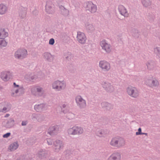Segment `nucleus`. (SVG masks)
Masks as SVG:
<instances>
[{"label":"nucleus","mask_w":160,"mask_h":160,"mask_svg":"<svg viewBox=\"0 0 160 160\" xmlns=\"http://www.w3.org/2000/svg\"><path fill=\"white\" fill-rule=\"evenodd\" d=\"M102 104V105L103 106H104V104H106L107 105H108V106H109L110 105L109 104L107 103H105V102L103 103Z\"/></svg>","instance_id":"obj_39"},{"label":"nucleus","mask_w":160,"mask_h":160,"mask_svg":"<svg viewBox=\"0 0 160 160\" xmlns=\"http://www.w3.org/2000/svg\"><path fill=\"white\" fill-rule=\"evenodd\" d=\"M11 74L9 72H2L1 74V78L4 81H7L11 77Z\"/></svg>","instance_id":"obj_9"},{"label":"nucleus","mask_w":160,"mask_h":160,"mask_svg":"<svg viewBox=\"0 0 160 160\" xmlns=\"http://www.w3.org/2000/svg\"><path fill=\"white\" fill-rule=\"evenodd\" d=\"M138 132H137L136 133V135L143 134L144 133L141 132V128H139L138 129Z\"/></svg>","instance_id":"obj_29"},{"label":"nucleus","mask_w":160,"mask_h":160,"mask_svg":"<svg viewBox=\"0 0 160 160\" xmlns=\"http://www.w3.org/2000/svg\"><path fill=\"white\" fill-rule=\"evenodd\" d=\"M22 90V88H19L18 89H14V91H15V93L16 94L19 91Z\"/></svg>","instance_id":"obj_35"},{"label":"nucleus","mask_w":160,"mask_h":160,"mask_svg":"<svg viewBox=\"0 0 160 160\" xmlns=\"http://www.w3.org/2000/svg\"><path fill=\"white\" fill-rule=\"evenodd\" d=\"M74 128L76 134H81L83 133V130L81 127L75 126Z\"/></svg>","instance_id":"obj_17"},{"label":"nucleus","mask_w":160,"mask_h":160,"mask_svg":"<svg viewBox=\"0 0 160 160\" xmlns=\"http://www.w3.org/2000/svg\"><path fill=\"white\" fill-rule=\"evenodd\" d=\"M69 134L71 135H75V132L74 126L72 128H69L68 130Z\"/></svg>","instance_id":"obj_24"},{"label":"nucleus","mask_w":160,"mask_h":160,"mask_svg":"<svg viewBox=\"0 0 160 160\" xmlns=\"http://www.w3.org/2000/svg\"><path fill=\"white\" fill-rule=\"evenodd\" d=\"M54 43V40L53 38L50 39L49 41V44L51 45H53Z\"/></svg>","instance_id":"obj_33"},{"label":"nucleus","mask_w":160,"mask_h":160,"mask_svg":"<svg viewBox=\"0 0 160 160\" xmlns=\"http://www.w3.org/2000/svg\"><path fill=\"white\" fill-rule=\"evenodd\" d=\"M7 10V7L3 4H0V14L5 13Z\"/></svg>","instance_id":"obj_18"},{"label":"nucleus","mask_w":160,"mask_h":160,"mask_svg":"<svg viewBox=\"0 0 160 160\" xmlns=\"http://www.w3.org/2000/svg\"><path fill=\"white\" fill-rule=\"evenodd\" d=\"M8 32H5L4 30H3L0 32V38L1 39H4L8 36Z\"/></svg>","instance_id":"obj_21"},{"label":"nucleus","mask_w":160,"mask_h":160,"mask_svg":"<svg viewBox=\"0 0 160 160\" xmlns=\"http://www.w3.org/2000/svg\"><path fill=\"white\" fill-rule=\"evenodd\" d=\"M155 82L156 84L157 83V80L152 77L147 78L145 80V83L151 87H153L154 85L152 82Z\"/></svg>","instance_id":"obj_6"},{"label":"nucleus","mask_w":160,"mask_h":160,"mask_svg":"<svg viewBox=\"0 0 160 160\" xmlns=\"http://www.w3.org/2000/svg\"><path fill=\"white\" fill-rule=\"evenodd\" d=\"M44 56L45 57V58H46L47 59H48V57H49L51 56V55L50 54L48 53H45L44 54Z\"/></svg>","instance_id":"obj_34"},{"label":"nucleus","mask_w":160,"mask_h":160,"mask_svg":"<svg viewBox=\"0 0 160 160\" xmlns=\"http://www.w3.org/2000/svg\"><path fill=\"white\" fill-rule=\"evenodd\" d=\"M77 103L79 105L80 107H82L86 106V102L80 96H78L76 99Z\"/></svg>","instance_id":"obj_10"},{"label":"nucleus","mask_w":160,"mask_h":160,"mask_svg":"<svg viewBox=\"0 0 160 160\" xmlns=\"http://www.w3.org/2000/svg\"><path fill=\"white\" fill-rule=\"evenodd\" d=\"M7 45V42L3 39L0 38V47H5Z\"/></svg>","instance_id":"obj_25"},{"label":"nucleus","mask_w":160,"mask_h":160,"mask_svg":"<svg viewBox=\"0 0 160 160\" xmlns=\"http://www.w3.org/2000/svg\"><path fill=\"white\" fill-rule=\"evenodd\" d=\"M142 3L146 7L148 6V5L147 4L148 2L146 1H143L142 2Z\"/></svg>","instance_id":"obj_37"},{"label":"nucleus","mask_w":160,"mask_h":160,"mask_svg":"<svg viewBox=\"0 0 160 160\" xmlns=\"http://www.w3.org/2000/svg\"><path fill=\"white\" fill-rule=\"evenodd\" d=\"M86 10L90 11L91 12H95L97 10V7L92 2H88L86 3Z\"/></svg>","instance_id":"obj_7"},{"label":"nucleus","mask_w":160,"mask_h":160,"mask_svg":"<svg viewBox=\"0 0 160 160\" xmlns=\"http://www.w3.org/2000/svg\"><path fill=\"white\" fill-rule=\"evenodd\" d=\"M12 95L13 96H14V93L13 92H12Z\"/></svg>","instance_id":"obj_42"},{"label":"nucleus","mask_w":160,"mask_h":160,"mask_svg":"<svg viewBox=\"0 0 160 160\" xmlns=\"http://www.w3.org/2000/svg\"><path fill=\"white\" fill-rule=\"evenodd\" d=\"M126 91L128 94L132 97L137 98L139 96V92L135 87L129 86L127 88Z\"/></svg>","instance_id":"obj_1"},{"label":"nucleus","mask_w":160,"mask_h":160,"mask_svg":"<svg viewBox=\"0 0 160 160\" xmlns=\"http://www.w3.org/2000/svg\"><path fill=\"white\" fill-rule=\"evenodd\" d=\"M99 66L102 69L106 71L108 70L110 68V64L106 61H100Z\"/></svg>","instance_id":"obj_8"},{"label":"nucleus","mask_w":160,"mask_h":160,"mask_svg":"<svg viewBox=\"0 0 160 160\" xmlns=\"http://www.w3.org/2000/svg\"><path fill=\"white\" fill-rule=\"evenodd\" d=\"M9 116V114H7L5 116V117H8Z\"/></svg>","instance_id":"obj_41"},{"label":"nucleus","mask_w":160,"mask_h":160,"mask_svg":"<svg viewBox=\"0 0 160 160\" xmlns=\"http://www.w3.org/2000/svg\"><path fill=\"white\" fill-rule=\"evenodd\" d=\"M90 27H92V25H90Z\"/></svg>","instance_id":"obj_43"},{"label":"nucleus","mask_w":160,"mask_h":160,"mask_svg":"<svg viewBox=\"0 0 160 160\" xmlns=\"http://www.w3.org/2000/svg\"><path fill=\"white\" fill-rule=\"evenodd\" d=\"M51 9H52L51 8L49 7V6L48 5H47L46 6V9L47 12L50 13V10H51Z\"/></svg>","instance_id":"obj_30"},{"label":"nucleus","mask_w":160,"mask_h":160,"mask_svg":"<svg viewBox=\"0 0 160 160\" xmlns=\"http://www.w3.org/2000/svg\"><path fill=\"white\" fill-rule=\"evenodd\" d=\"M74 115L72 113H69L67 115V117L68 119H72L74 118Z\"/></svg>","instance_id":"obj_27"},{"label":"nucleus","mask_w":160,"mask_h":160,"mask_svg":"<svg viewBox=\"0 0 160 160\" xmlns=\"http://www.w3.org/2000/svg\"><path fill=\"white\" fill-rule=\"evenodd\" d=\"M118 9L121 14L124 17H128V14L124 7L122 5H120Z\"/></svg>","instance_id":"obj_13"},{"label":"nucleus","mask_w":160,"mask_h":160,"mask_svg":"<svg viewBox=\"0 0 160 160\" xmlns=\"http://www.w3.org/2000/svg\"><path fill=\"white\" fill-rule=\"evenodd\" d=\"M62 146V144L60 141L57 142L56 144H55L54 149L56 152H58L60 148Z\"/></svg>","instance_id":"obj_19"},{"label":"nucleus","mask_w":160,"mask_h":160,"mask_svg":"<svg viewBox=\"0 0 160 160\" xmlns=\"http://www.w3.org/2000/svg\"><path fill=\"white\" fill-rule=\"evenodd\" d=\"M103 87L108 91L110 92L113 90V87L109 83L104 82L102 83Z\"/></svg>","instance_id":"obj_14"},{"label":"nucleus","mask_w":160,"mask_h":160,"mask_svg":"<svg viewBox=\"0 0 160 160\" xmlns=\"http://www.w3.org/2000/svg\"><path fill=\"white\" fill-rule=\"evenodd\" d=\"M42 91L41 88L39 87H36L33 88L31 89V92L32 93L36 96L39 95V93Z\"/></svg>","instance_id":"obj_12"},{"label":"nucleus","mask_w":160,"mask_h":160,"mask_svg":"<svg viewBox=\"0 0 160 160\" xmlns=\"http://www.w3.org/2000/svg\"><path fill=\"white\" fill-rule=\"evenodd\" d=\"M11 133L10 132L7 133L3 135V137L4 138H7L10 135Z\"/></svg>","instance_id":"obj_32"},{"label":"nucleus","mask_w":160,"mask_h":160,"mask_svg":"<svg viewBox=\"0 0 160 160\" xmlns=\"http://www.w3.org/2000/svg\"><path fill=\"white\" fill-rule=\"evenodd\" d=\"M110 144L112 146L114 147H118L121 146L119 144V140L117 138H112L110 142Z\"/></svg>","instance_id":"obj_11"},{"label":"nucleus","mask_w":160,"mask_h":160,"mask_svg":"<svg viewBox=\"0 0 160 160\" xmlns=\"http://www.w3.org/2000/svg\"><path fill=\"white\" fill-rule=\"evenodd\" d=\"M8 108L5 107L4 105L2 104H0V112H6Z\"/></svg>","instance_id":"obj_23"},{"label":"nucleus","mask_w":160,"mask_h":160,"mask_svg":"<svg viewBox=\"0 0 160 160\" xmlns=\"http://www.w3.org/2000/svg\"><path fill=\"white\" fill-rule=\"evenodd\" d=\"M44 105L43 104L36 105L34 107L35 109L37 112L41 111Z\"/></svg>","instance_id":"obj_22"},{"label":"nucleus","mask_w":160,"mask_h":160,"mask_svg":"<svg viewBox=\"0 0 160 160\" xmlns=\"http://www.w3.org/2000/svg\"><path fill=\"white\" fill-rule=\"evenodd\" d=\"M103 131L102 130H99L97 132V135L99 137L101 136L103 134Z\"/></svg>","instance_id":"obj_28"},{"label":"nucleus","mask_w":160,"mask_h":160,"mask_svg":"<svg viewBox=\"0 0 160 160\" xmlns=\"http://www.w3.org/2000/svg\"><path fill=\"white\" fill-rule=\"evenodd\" d=\"M27 124V122L25 121H22V126L25 125Z\"/></svg>","instance_id":"obj_38"},{"label":"nucleus","mask_w":160,"mask_h":160,"mask_svg":"<svg viewBox=\"0 0 160 160\" xmlns=\"http://www.w3.org/2000/svg\"><path fill=\"white\" fill-rule=\"evenodd\" d=\"M61 109L62 111L63 112L66 113L67 111L66 105L65 104H63L62 106L61 107Z\"/></svg>","instance_id":"obj_26"},{"label":"nucleus","mask_w":160,"mask_h":160,"mask_svg":"<svg viewBox=\"0 0 160 160\" xmlns=\"http://www.w3.org/2000/svg\"><path fill=\"white\" fill-rule=\"evenodd\" d=\"M58 129V127H53L49 128L48 131V133L50 135L55 134Z\"/></svg>","instance_id":"obj_15"},{"label":"nucleus","mask_w":160,"mask_h":160,"mask_svg":"<svg viewBox=\"0 0 160 160\" xmlns=\"http://www.w3.org/2000/svg\"><path fill=\"white\" fill-rule=\"evenodd\" d=\"M110 158V159L113 160L119 159L120 158V155L118 153H114L112 155Z\"/></svg>","instance_id":"obj_20"},{"label":"nucleus","mask_w":160,"mask_h":160,"mask_svg":"<svg viewBox=\"0 0 160 160\" xmlns=\"http://www.w3.org/2000/svg\"><path fill=\"white\" fill-rule=\"evenodd\" d=\"M100 45L102 48L107 52H110L112 49V47L110 44L105 40H102L100 43Z\"/></svg>","instance_id":"obj_3"},{"label":"nucleus","mask_w":160,"mask_h":160,"mask_svg":"<svg viewBox=\"0 0 160 160\" xmlns=\"http://www.w3.org/2000/svg\"><path fill=\"white\" fill-rule=\"evenodd\" d=\"M27 53V51L25 49H18L15 53L16 58L21 59L24 58Z\"/></svg>","instance_id":"obj_4"},{"label":"nucleus","mask_w":160,"mask_h":160,"mask_svg":"<svg viewBox=\"0 0 160 160\" xmlns=\"http://www.w3.org/2000/svg\"><path fill=\"white\" fill-rule=\"evenodd\" d=\"M77 38L78 42L81 44H84L86 42V37L85 34L82 32H78L77 35Z\"/></svg>","instance_id":"obj_5"},{"label":"nucleus","mask_w":160,"mask_h":160,"mask_svg":"<svg viewBox=\"0 0 160 160\" xmlns=\"http://www.w3.org/2000/svg\"><path fill=\"white\" fill-rule=\"evenodd\" d=\"M13 84H14V86L15 87H18L19 86L18 85H16L15 83V82Z\"/></svg>","instance_id":"obj_40"},{"label":"nucleus","mask_w":160,"mask_h":160,"mask_svg":"<svg viewBox=\"0 0 160 160\" xmlns=\"http://www.w3.org/2000/svg\"><path fill=\"white\" fill-rule=\"evenodd\" d=\"M66 84L63 82L57 81L55 82L52 84V88L57 90H60L65 88Z\"/></svg>","instance_id":"obj_2"},{"label":"nucleus","mask_w":160,"mask_h":160,"mask_svg":"<svg viewBox=\"0 0 160 160\" xmlns=\"http://www.w3.org/2000/svg\"><path fill=\"white\" fill-rule=\"evenodd\" d=\"M18 147V143L14 142L10 145L8 149L10 151H12L16 149Z\"/></svg>","instance_id":"obj_16"},{"label":"nucleus","mask_w":160,"mask_h":160,"mask_svg":"<svg viewBox=\"0 0 160 160\" xmlns=\"http://www.w3.org/2000/svg\"><path fill=\"white\" fill-rule=\"evenodd\" d=\"M47 141L49 145H51L52 144L53 142L51 139L50 138H48V139Z\"/></svg>","instance_id":"obj_31"},{"label":"nucleus","mask_w":160,"mask_h":160,"mask_svg":"<svg viewBox=\"0 0 160 160\" xmlns=\"http://www.w3.org/2000/svg\"><path fill=\"white\" fill-rule=\"evenodd\" d=\"M152 84H153V87H156L157 86H158L159 85V83L158 81L157 80V84H156V83L155 82H153Z\"/></svg>","instance_id":"obj_36"}]
</instances>
